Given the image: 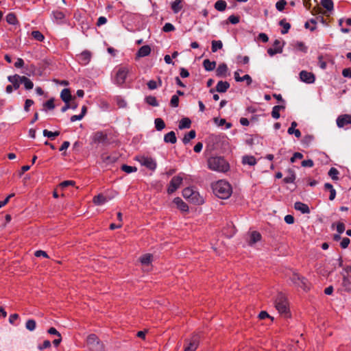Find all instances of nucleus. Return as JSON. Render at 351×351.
<instances>
[{
  "label": "nucleus",
  "mask_w": 351,
  "mask_h": 351,
  "mask_svg": "<svg viewBox=\"0 0 351 351\" xmlns=\"http://www.w3.org/2000/svg\"><path fill=\"white\" fill-rule=\"evenodd\" d=\"M87 345L92 351H104V345L95 334H90L86 339Z\"/></svg>",
  "instance_id": "20e7f679"
},
{
  "label": "nucleus",
  "mask_w": 351,
  "mask_h": 351,
  "mask_svg": "<svg viewBox=\"0 0 351 351\" xmlns=\"http://www.w3.org/2000/svg\"><path fill=\"white\" fill-rule=\"evenodd\" d=\"M242 162L243 164H247L250 166L256 165V158L252 156H245L243 157Z\"/></svg>",
  "instance_id": "473e14b6"
},
{
  "label": "nucleus",
  "mask_w": 351,
  "mask_h": 351,
  "mask_svg": "<svg viewBox=\"0 0 351 351\" xmlns=\"http://www.w3.org/2000/svg\"><path fill=\"white\" fill-rule=\"evenodd\" d=\"M285 43H283L282 45H281V42L280 40L276 39L274 42L273 46L274 47H270L267 49V53L270 56H273L277 53H280L282 52V47L284 45Z\"/></svg>",
  "instance_id": "1a4fd4ad"
},
{
  "label": "nucleus",
  "mask_w": 351,
  "mask_h": 351,
  "mask_svg": "<svg viewBox=\"0 0 351 351\" xmlns=\"http://www.w3.org/2000/svg\"><path fill=\"white\" fill-rule=\"evenodd\" d=\"M121 169L127 173L136 172L137 171V168L136 167L129 166L127 165H121Z\"/></svg>",
  "instance_id": "49530a36"
},
{
  "label": "nucleus",
  "mask_w": 351,
  "mask_h": 351,
  "mask_svg": "<svg viewBox=\"0 0 351 351\" xmlns=\"http://www.w3.org/2000/svg\"><path fill=\"white\" fill-rule=\"evenodd\" d=\"M261 234L257 231H252L250 235V241L248 243L250 245H252L256 242L259 241L261 239Z\"/></svg>",
  "instance_id": "5701e85b"
},
{
  "label": "nucleus",
  "mask_w": 351,
  "mask_h": 351,
  "mask_svg": "<svg viewBox=\"0 0 351 351\" xmlns=\"http://www.w3.org/2000/svg\"><path fill=\"white\" fill-rule=\"evenodd\" d=\"M198 345V337L197 336H193L189 343L184 348V351H195Z\"/></svg>",
  "instance_id": "dca6fc26"
},
{
  "label": "nucleus",
  "mask_w": 351,
  "mask_h": 351,
  "mask_svg": "<svg viewBox=\"0 0 351 351\" xmlns=\"http://www.w3.org/2000/svg\"><path fill=\"white\" fill-rule=\"evenodd\" d=\"M228 68L226 64H219L217 69H216V75L219 77H226Z\"/></svg>",
  "instance_id": "6ab92c4d"
},
{
  "label": "nucleus",
  "mask_w": 351,
  "mask_h": 351,
  "mask_svg": "<svg viewBox=\"0 0 351 351\" xmlns=\"http://www.w3.org/2000/svg\"><path fill=\"white\" fill-rule=\"evenodd\" d=\"M227 3L223 0H218L215 3V8L220 12H223L226 10Z\"/></svg>",
  "instance_id": "72a5a7b5"
},
{
  "label": "nucleus",
  "mask_w": 351,
  "mask_h": 351,
  "mask_svg": "<svg viewBox=\"0 0 351 351\" xmlns=\"http://www.w3.org/2000/svg\"><path fill=\"white\" fill-rule=\"evenodd\" d=\"M155 128L158 131H161L165 128V123L161 118H156L154 121Z\"/></svg>",
  "instance_id": "58836bf2"
},
{
  "label": "nucleus",
  "mask_w": 351,
  "mask_h": 351,
  "mask_svg": "<svg viewBox=\"0 0 351 351\" xmlns=\"http://www.w3.org/2000/svg\"><path fill=\"white\" fill-rule=\"evenodd\" d=\"M275 306L280 314L285 317L289 315V309L288 308V303L284 295L280 293L278 295L276 301Z\"/></svg>",
  "instance_id": "7ed1b4c3"
},
{
  "label": "nucleus",
  "mask_w": 351,
  "mask_h": 351,
  "mask_svg": "<svg viewBox=\"0 0 351 351\" xmlns=\"http://www.w3.org/2000/svg\"><path fill=\"white\" fill-rule=\"evenodd\" d=\"M182 180L183 178L180 176L173 177L168 187V193L170 194L174 193L179 188L182 182Z\"/></svg>",
  "instance_id": "0eeeda50"
},
{
  "label": "nucleus",
  "mask_w": 351,
  "mask_h": 351,
  "mask_svg": "<svg viewBox=\"0 0 351 351\" xmlns=\"http://www.w3.org/2000/svg\"><path fill=\"white\" fill-rule=\"evenodd\" d=\"M223 43L221 40H213L211 50L213 52H216L218 49H221Z\"/></svg>",
  "instance_id": "79ce46f5"
},
{
  "label": "nucleus",
  "mask_w": 351,
  "mask_h": 351,
  "mask_svg": "<svg viewBox=\"0 0 351 351\" xmlns=\"http://www.w3.org/2000/svg\"><path fill=\"white\" fill-rule=\"evenodd\" d=\"M339 171L335 167H331L328 171V176L333 180H339L338 175Z\"/></svg>",
  "instance_id": "c03bdc74"
},
{
  "label": "nucleus",
  "mask_w": 351,
  "mask_h": 351,
  "mask_svg": "<svg viewBox=\"0 0 351 351\" xmlns=\"http://www.w3.org/2000/svg\"><path fill=\"white\" fill-rule=\"evenodd\" d=\"M285 108L284 105L275 106L272 108L271 116L273 118L277 119L280 117V110Z\"/></svg>",
  "instance_id": "cd10ccee"
},
{
  "label": "nucleus",
  "mask_w": 351,
  "mask_h": 351,
  "mask_svg": "<svg viewBox=\"0 0 351 351\" xmlns=\"http://www.w3.org/2000/svg\"><path fill=\"white\" fill-rule=\"evenodd\" d=\"M107 202V198L102 194H99L93 197V202L97 205L104 204Z\"/></svg>",
  "instance_id": "7c9ffc66"
},
{
  "label": "nucleus",
  "mask_w": 351,
  "mask_h": 351,
  "mask_svg": "<svg viewBox=\"0 0 351 351\" xmlns=\"http://www.w3.org/2000/svg\"><path fill=\"white\" fill-rule=\"evenodd\" d=\"M43 134L45 136L53 139L55 137L60 135L59 131H56L54 132L49 131L47 130H44Z\"/></svg>",
  "instance_id": "a18cd8bd"
},
{
  "label": "nucleus",
  "mask_w": 351,
  "mask_h": 351,
  "mask_svg": "<svg viewBox=\"0 0 351 351\" xmlns=\"http://www.w3.org/2000/svg\"><path fill=\"white\" fill-rule=\"evenodd\" d=\"M314 165V162L312 160H304L302 162V166L304 167H313Z\"/></svg>",
  "instance_id": "0e129e2a"
},
{
  "label": "nucleus",
  "mask_w": 351,
  "mask_h": 351,
  "mask_svg": "<svg viewBox=\"0 0 351 351\" xmlns=\"http://www.w3.org/2000/svg\"><path fill=\"white\" fill-rule=\"evenodd\" d=\"M182 195L185 199H188L191 200L192 202L199 203V202L196 200L197 197L198 195V193L195 191L193 189L190 187L185 188L182 191Z\"/></svg>",
  "instance_id": "9b49d317"
},
{
  "label": "nucleus",
  "mask_w": 351,
  "mask_h": 351,
  "mask_svg": "<svg viewBox=\"0 0 351 351\" xmlns=\"http://www.w3.org/2000/svg\"><path fill=\"white\" fill-rule=\"evenodd\" d=\"M145 99L146 103L152 106L156 107V106H159V104H158L156 97H154V96H152V95L147 96L145 97Z\"/></svg>",
  "instance_id": "4c0bfd02"
},
{
  "label": "nucleus",
  "mask_w": 351,
  "mask_h": 351,
  "mask_svg": "<svg viewBox=\"0 0 351 351\" xmlns=\"http://www.w3.org/2000/svg\"><path fill=\"white\" fill-rule=\"evenodd\" d=\"M287 1L285 0H279L276 3V8L278 11L282 12L285 9Z\"/></svg>",
  "instance_id": "603ef678"
},
{
  "label": "nucleus",
  "mask_w": 351,
  "mask_h": 351,
  "mask_svg": "<svg viewBox=\"0 0 351 351\" xmlns=\"http://www.w3.org/2000/svg\"><path fill=\"white\" fill-rule=\"evenodd\" d=\"M44 108H47L49 110H53L55 108L54 99L53 98L49 99L43 104Z\"/></svg>",
  "instance_id": "3c124183"
},
{
  "label": "nucleus",
  "mask_w": 351,
  "mask_h": 351,
  "mask_svg": "<svg viewBox=\"0 0 351 351\" xmlns=\"http://www.w3.org/2000/svg\"><path fill=\"white\" fill-rule=\"evenodd\" d=\"M75 182L73 181V180H65V181H63L62 182H61L60 184H59V186L61 188V189H64L69 186H73L75 184Z\"/></svg>",
  "instance_id": "4d7b16f0"
},
{
  "label": "nucleus",
  "mask_w": 351,
  "mask_h": 351,
  "mask_svg": "<svg viewBox=\"0 0 351 351\" xmlns=\"http://www.w3.org/2000/svg\"><path fill=\"white\" fill-rule=\"evenodd\" d=\"M279 25L283 27L281 30L282 34H285L288 33L289 29L291 28V25L289 23H287L285 19H282L279 21Z\"/></svg>",
  "instance_id": "c9c22d12"
},
{
  "label": "nucleus",
  "mask_w": 351,
  "mask_h": 351,
  "mask_svg": "<svg viewBox=\"0 0 351 351\" xmlns=\"http://www.w3.org/2000/svg\"><path fill=\"white\" fill-rule=\"evenodd\" d=\"M350 239L348 238V237H344V238H343V239L341 240V241L340 243V246L343 249H346V248L348 247V246L350 244Z\"/></svg>",
  "instance_id": "bf43d9fd"
},
{
  "label": "nucleus",
  "mask_w": 351,
  "mask_h": 351,
  "mask_svg": "<svg viewBox=\"0 0 351 351\" xmlns=\"http://www.w3.org/2000/svg\"><path fill=\"white\" fill-rule=\"evenodd\" d=\"M294 208L300 211L302 214H308L310 213L309 207L307 204L301 202H297L294 204Z\"/></svg>",
  "instance_id": "412c9836"
},
{
  "label": "nucleus",
  "mask_w": 351,
  "mask_h": 351,
  "mask_svg": "<svg viewBox=\"0 0 351 351\" xmlns=\"http://www.w3.org/2000/svg\"><path fill=\"white\" fill-rule=\"evenodd\" d=\"M8 80L12 84V86L15 90L18 89L20 86V84H21V76L17 74L8 76Z\"/></svg>",
  "instance_id": "f3484780"
},
{
  "label": "nucleus",
  "mask_w": 351,
  "mask_h": 351,
  "mask_svg": "<svg viewBox=\"0 0 351 351\" xmlns=\"http://www.w3.org/2000/svg\"><path fill=\"white\" fill-rule=\"evenodd\" d=\"M191 125V121L190 119L185 117L180 120L178 128L180 130L189 128Z\"/></svg>",
  "instance_id": "c85d7f7f"
},
{
  "label": "nucleus",
  "mask_w": 351,
  "mask_h": 351,
  "mask_svg": "<svg viewBox=\"0 0 351 351\" xmlns=\"http://www.w3.org/2000/svg\"><path fill=\"white\" fill-rule=\"evenodd\" d=\"M342 276L343 279L341 283V287L339 288V291L351 293V279L345 274H342Z\"/></svg>",
  "instance_id": "9d476101"
},
{
  "label": "nucleus",
  "mask_w": 351,
  "mask_h": 351,
  "mask_svg": "<svg viewBox=\"0 0 351 351\" xmlns=\"http://www.w3.org/2000/svg\"><path fill=\"white\" fill-rule=\"evenodd\" d=\"M300 78L301 81L307 83L312 84L315 80V75L311 72H308L306 71H302L300 73Z\"/></svg>",
  "instance_id": "f8f14e48"
},
{
  "label": "nucleus",
  "mask_w": 351,
  "mask_h": 351,
  "mask_svg": "<svg viewBox=\"0 0 351 351\" xmlns=\"http://www.w3.org/2000/svg\"><path fill=\"white\" fill-rule=\"evenodd\" d=\"M346 124H351V115L343 114L340 115L337 119V125L339 128H343Z\"/></svg>",
  "instance_id": "ddd939ff"
},
{
  "label": "nucleus",
  "mask_w": 351,
  "mask_h": 351,
  "mask_svg": "<svg viewBox=\"0 0 351 351\" xmlns=\"http://www.w3.org/2000/svg\"><path fill=\"white\" fill-rule=\"evenodd\" d=\"M6 21L11 25H15L18 23V20L16 19V16L13 13H9L6 16Z\"/></svg>",
  "instance_id": "37998d69"
},
{
  "label": "nucleus",
  "mask_w": 351,
  "mask_h": 351,
  "mask_svg": "<svg viewBox=\"0 0 351 351\" xmlns=\"http://www.w3.org/2000/svg\"><path fill=\"white\" fill-rule=\"evenodd\" d=\"M60 98L64 103H68L75 99V97L71 95V91L69 88H64L61 91Z\"/></svg>",
  "instance_id": "a211bd4d"
},
{
  "label": "nucleus",
  "mask_w": 351,
  "mask_h": 351,
  "mask_svg": "<svg viewBox=\"0 0 351 351\" xmlns=\"http://www.w3.org/2000/svg\"><path fill=\"white\" fill-rule=\"evenodd\" d=\"M36 323L34 319H28L25 323V328L29 331H34L36 329Z\"/></svg>",
  "instance_id": "a19ab883"
},
{
  "label": "nucleus",
  "mask_w": 351,
  "mask_h": 351,
  "mask_svg": "<svg viewBox=\"0 0 351 351\" xmlns=\"http://www.w3.org/2000/svg\"><path fill=\"white\" fill-rule=\"evenodd\" d=\"M153 256L150 254H146L141 257V263L144 265H148L152 261Z\"/></svg>",
  "instance_id": "f704fd0d"
},
{
  "label": "nucleus",
  "mask_w": 351,
  "mask_h": 351,
  "mask_svg": "<svg viewBox=\"0 0 351 351\" xmlns=\"http://www.w3.org/2000/svg\"><path fill=\"white\" fill-rule=\"evenodd\" d=\"M170 105L171 107L176 108L179 105V97L178 95H174L171 97L170 101Z\"/></svg>",
  "instance_id": "864d4df0"
},
{
  "label": "nucleus",
  "mask_w": 351,
  "mask_h": 351,
  "mask_svg": "<svg viewBox=\"0 0 351 351\" xmlns=\"http://www.w3.org/2000/svg\"><path fill=\"white\" fill-rule=\"evenodd\" d=\"M196 136V132L193 130L189 131L187 134L184 135L182 138V142L184 145H186L190 142L191 139L195 138Z\"/></svg>",
  "instance_id": "bb28decb"
},
{
  "label": "nucleus",
  "mask_w": 351,
  "mask_h": 351,
  "mask_svg": "<svg viewBox=\"0 0 351 351\" xmlns=\"http://www.w3.org/2000/svg\"><path fill=\"white\" fill-rule=\"evenodd\" d=\"M208 167L212 171L225 173L229 170L230 165L223 157L215 156L208 158Z\"/></svg>",
  "instance_id": "f03ea898"
},
{
  "label": "nucleus",
  "mask_w": 351,
  "mask_h": 351,
  "mask_svg": "<svg viewBox=\"0 0 351 351\" xmlns=\"http://www.w3.org/2000/svg\"><path fill=\"white\" fill-rule=\"evenodd\" d=\"M342 75L345 77L351 78V69L350 68L344 69L342 71Z\"/></svg>",
  "instance_id": "774afa93"
},
{
  "label": "nucleus",
  "mask_w": 351,
  "mask_h": 351,
  "mask_svg": "<svg viewBox=\"0 0 351 351\" xmlns=\"http://www.w3.org/2000/svg\"><path fill=\"white\" fill-rule=\"evenodd\" d=\"M296 47L304 53L307 52V47L302 42H297Z\"/></svg>",
  "instance_id": "052dcab7"
},
{
  "label": "nucleus",
  "mask_w": 351,
  "mask_h": 351,
  "mask_svg": "<svg viewBox=\"0 0 351 351\" xmlns=\"http://www.w3.org/2000/svg\"><path fill=\"white\" fill-rule=\"evenodd\" d=\"M182 0H175L173 2H172L171 9L174 13H178L182 10Z\"/></svg>",
  "instance_id": "2f4dec72"
},
{
  "label": "nucleus",
  "mask_w": 351,
  "mask_h": 351,
  "mask_svg": "<svg viewBox=\"0 0 351 351\" xmlns=\"http://www.w3.org/2000/svg\"><path fill=\"white\" fill-rule=\"evenodd\" d=\"M91 58V53L88 51H84L78 56V60L80 64L86 65L87 64Z\"/></svg>",
  "instance_id": "4468645a"
},
{
  "label": "nucleus",
  "mask_w": 351,
  "mask_h": 351,
  "mask_svg": "<svg viewBox=\"0 0 351 351\" xmlns=\"http://www.w3.org/2000/svg\"><path fill=\"white\" fill-rule=\"evenodd\" d=\"M291 280L293 283H295L298 287L302 288L304 290H306L308 288L307 280L304 277L299 275L298 274H293Z\"/></svg>",
  "instance_id": "6e6552de"
},
{
  "label": "nucleus",
  "mask_w": 351,
  "mask_h": 351,
  "mask_svg": "<svg viewBox=\"0 0 351 351\" xmlns=\"http://www.w3.org/2000/svg\"><path fill=\"white\" fill-rule=\"evenodd\" d=\"M107 138L106 134L102 132H97L93 134L92 136L93 142L94 143H103Z\"/></svg>",
  "instance_id": "2eb2a0df"
},
{
  "label": "nucleus",
  "mask_w": 351,
  "mask_h": 351,
  "mask_svg": "<svg viewBox=\"0 0 351 351\" xmlns=\"http://www.w3.org/2000/svg\"><path fill=\"white\" fill-rule=\"evenodd\" d=\"M203 66L207 71H213L216 66L215 61H210L208 59H206L203 61Z\"/></svg>",
  "instance_id": "a878e982"
},
{
  "label": "nucleus",
  "mask_w": 351,
  "mask_h": 351,
  "mask_svg": "<svg viewBox=\"0 0 351 351\" xmlns=\"http://www.w3.org/2000/svg\"><path fill=\"white\" fill-rule=\"evenodd\" d=\"M214 121L219 126H222L226 124V128H230L232 127V124L230 123H227L224 119H219L218 118H215Z\"/></svg>",
  "instance_id": "de8ad7c7"
},
{
  "label": "nucleus",
  "mask_w": 351,
  "mask_h": 351,
  "mask_svg": "<svg viewBox=\"0 0 351 351\" xmlns=\"http://www.w3.org/2000/svg\"><path fill=\"white\" fill-rule=\"evenodd\" d=\"M238 80H240V82L246 81L247 86H250L252 82V77L248 74L243 75V77L239 78Z\"/></svg>",
  "instance_id": "13d9d810"
},
{
  "label": "nucleus",
  "mask_w": 351,
  "mask_h": 351,
  "mask_svg": "<svg viewBox=\"0 0 351 351\" xmlns=\"http://www.w3.org/2000/svg\"><path fill=\"white\" fill-rule=\"evenodd\" d=\"M151 53V47L149 45L142 46L138 51L136 56L138 58L145 57Z\"/></svg>",
  "instance_id": "b1692460"
},
{
  "label": "nucleus",
  "mask_w": 351,
  "mask_h": 351,
  "mask_svg": "<svg viewBox=\"0 0 351 351\" xmlns=\"http://www.w3.org/2000/svg\"><path fill=\"white\" fill-rule=\"evenodd\" d=\"M173 204H175L178 209L182 212H187L189 210L188 205L183 202L180 197H176L173 199Z\"/></svg>",
  "instance_id": "aec40b11"
},
{
  "label": "nucleus",
  "mask_w": 351,
  "mask_h": 351,
  "mask_svg": "<svg viewBox=\"0 0 351 351\" xmlns=\"http://www.w3.org/2000/svg\"><path fill=\"white\" fill-rule=\"evenodd\" d=\"M295 179V173L293 171L289 170V175L284 178L285 183H293Z\"/></svg>",
  "instance_id": "09e8293b"
},
{
  "label": "nucleus",
  "mask_w": 351,
  "mask_h": 351,
  "mask_svg": "<svg viewBox=\"0 0 351 351\" xmlns=\"http://www.w3.org/2000/svg\"><path fill=\"white\" fill-rule=\"evenodd\" d=\"M313 140V136L312 135H306L305 136H304L303 139H302V143L303 144H306L307 145H308Z\"/></svg>",
  "instance_id": "680f3d73"
},
{
  "label": "nucleus",
  "mask_w": 351,
  "mask_h": 351,
  "mask_svg": "<svg viewBox=\"0 0 351 351\" xmlns=\"http://www.w3.org/2000/svg\"><path fill=\"white\" fill-rule=\"evenodd\" d=\"M34 104V101L30 99H27L25 102L24 110L26 112L29 110V108Z\"/></svg>",
  "instance_id": "e2e57ef3"
},
{
  "label": "nucleus",
  "mask_w": 351,
  "mask_h": 351,
  "mask_svg": "<svg viewBox=\"0 0 351 351\" xmlns=\"http://www.w3.org/2000/svg\"><path fill=\"white\" fill-rule=\"evenodd\" d=\"M164 141L165 143H170L174 144L177 141V138L176 136V133L173 131H171L166 134L164 136Z\"/></svg>",
  "instance_id": "393cba45"
},
{
  "label": "nucleus",
  "mask_w": 351,
  "mask_h": 351,
  "mask_svg": "<svg viewBox=\"0 0 351 351\" xmlns=\"http://www.w3.org/2000/svg\"><path fill=\"white\" fill-rule=\"evenodd\" d=\"M32 36H33V38L34 39H36V40H38V41H43L45 38L43 34L39 32V31H33L32 32Z\"/></svg>",
  "instance_id": "8fccbe9b"
},
{
  "label": "nucleus",
  "mask_w": 351,
  "mask_h": 351,
  "mask_svg": "<svg viewBox=\"0 0 351 351\" xmlns=\"http://www.w3.org/2000/svg\"><path fill=\"white\" fill-rule=\"evenodd\" d=\"M321 4L327 11L330 12L333 10L334 4L332 0H322Z\"/></svg>",
  "instance_id": "e433bc0d"
},
{
  "label": "nucleus",
  "mask_w": 351,
  "mask_h": 351,
  "mask_svg": "<svg viewBox=\"0 0 351 351\" xmlns=\"http://www.w3.org/2000/svg\"><path fill=\"white\" fill-rule=\"evenodd\" d=\"M129 70L126 67H119L116 73L114 82L119 86L123 84L125 82Z\"/></svg>",
  "instance_id": "423d86ee"
},
{
  "label": "nucleus",
  "mask_w": 351,
  "mask_h": 351,
  "mask_svg": "<svg viewBox=\"0 0 351 351\" xmlns=\"http://www.w3.org/2000/svg\"><path fill=\"white\" fill-rule=\"evenodd\" d=\"M228 20L232 24H237L239 22V17L234 15H230Z\"/></svg>",
  "instance_id": "69168bd1"
},
{
  "label": "nucleus",
  "mask_w": 351,
  "mask_h": 351,
  "mask_svg": "<svg viewBox=\"0 0 351 351\" xmlns=\"http://www.w3.org/2000/svg\"><path fill=\"white\" fill-rule=\"evenodd\" d=\"M212 189L214 194L221 199H227L232 193V188L230 184L222 180L213 183Z\"/></svg>",
  "instance_id": "f257e3e1"
},
{
  "label": "nucleus",
  "mask_w": 351,
  "mask_h": 351,
  "mask_svg": "<svg viewBox=\"0 0 351 351\" xmlns=\"http://www.w3.org/2000/svg\"><path fill=\"white\" fill-rule=\"evenodd\" d=\"M311 23L315 25L317 23H321L324 25H328L326 20L324 18L323 16H317L314 19H311L310 20Z\"/></svg>",
  "instance_id": "ea45409f"
},
{
  "label": "nucleus",
  "mask_w": 351,
  "mask_h": 351,
  "mask_svg": "<svg viewBox=\"0 0 351 351\" xmlns=\"http://www.w3.org/2000/svg\"><path fill=\"white\" fill-rule=\"evenodd\" d=\"M136 160L143 166L149 170L154 171L156 169L157 163L156 160L148 156H139L136 157Z\"/></svg>",
  "instance_id": "39448f33"
},
{
  "label": "nucleus",
  "mask_w": 351,
  "mask_h": 351,
  "mask_svg": "<svg viewBox=\"0 0 351 351\" xmlns=\"http://www.w3.org/2000/svg\"><path fill=\"white\" fill-rule=\"evenodd\" d=\"M21 82L24 84L25 88L27 90L32 89L34 87V83L25 76H21Z\"/></svg>",
  "instance_id": "c756f323"
},
{
  "label": "nucleus",
  "mask_w": 351,
  "mask_h": 351,
  "mask_svg": "<svg viewBox=\"0 0 351 351\" xmlns=\"http://www.w3.org/2000/svg\"><path fill=\"white\" fill-rule=\"evenodd\" d=\"M229 82L226 81H219L216 85L215 90L218 93H226L230 88Z\"/></svg>",
  "instance_id": "4be33fe9"
},
{
  "label": "nucleus",
  "mask_w": 351,
  "mask_h": 351,
  "mask_svg": "<svg viewBox=\"0 0 351 351\" xmlns=\"http://www.w3.org/2000/svg\"><path fill=\"white\" fill-rule=\"evenodd\" d=\"M180 75L182 78L188 77L190 75L188 70L186 69L185 68L181 67L180 69Z\"/></svg>",
  "instance_id": "338daca9"
},
{
  "label": "nucleus",
  "mask_w": 351,
  "mask_h": 351,
  "mask_svg": "<svg viewBox=\"0 0 351 351\" xmlns=\"http://www.w3.org/2000/svg\"><path fill=\"white\" fill-rule=\"evenodd\" d=\"M51 347V341L49 340H45L43 344H40L38 346V348L40 350H43L46 348H49Z\"/></svg>",
  "instance_id": "6e6d98bb"
},
{
  "label": "nucleus",
  "mask_w": 351,
  "mask_h": 351,
  "mask_svg": "<svg viewBox=\"0 0 351 351\" xmlns=\"http://www.w3.org/2000/svg\"><path fill=\"white\" fill-rule=\"evenodd\" d=\"M175 29V27L170 23H167L162 27V31L165 32H172Z\"/></svg>",
  "instance_id": "5fc2aeb1"
}]
</instances>
